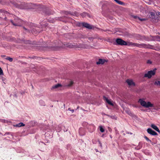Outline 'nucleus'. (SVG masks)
<instances>
[{
    "instance_id": "37",
    "label": "nucleus",
    "mask_w": 160,
    "mask_h": 160,
    "mask_svg": "<svg viewBox=\"0 0 160 160\" xmlns=\"http://www.w3.org/2000/svg\"><path fill=\"white\" fill-rule=\"evenodd\" d=\"M23 28L24 29H25L26 30H27V31H28L25 27H23Z\"/></svg>"
},
{
    "instance_id": "18",
    "label": "nucleus",
    "mask_w": 160,
    "mask_h": 160,
    "mask_svg": "<svg viewBox=\"0 0 160 160\" xmlns=\"http://www.w3.org/2000/svg\"><path fill=\"white\" fill-rule=\"evenodd\" d=\"M117 3L123 6H126L127 4L121 1H115Z\"/></svg>"
},
{
    "instance_id": "29",
    "label": "nucleus",
    "mask_w": 160,
    "mask_h": 160,
    "mask_svg": "<svg viewBox=\"0 0 160 160\" xmlns=\"http://www.w3.org/2000/svg\"><path fill=\"white\" fill-rule=\"evenodd\" d=\"M83 22H82V23H80V22H78V24H77V25L78 26H83Z\"/></svg>"
},
{
    "instance_id": "26",
    "label": "nucleus",
    "mask_w": 160,
    "mask_h": 160,
    "mask_svg": "<svg viewBox=\"0 0 160 160\" xmlns=\"http://www.w3.org/2000/svg\"><path fill=\"white\" fill-rule=\"evenodd\" d=\"M144 138H145V139H146V140L147 141L150 142H152L151 141L150 139H149V138H148L146 136H144Z\"/></svg>"
},
{
    "instance_id": "34",
    "label": "nucleus",
    "mask_w": 160,
    "mask_h": 160,
    "mask_svg": "<svg viewBox=\"0 0 160 160\" xmlns=\"http://www.w3.org/2000/svg\"><path fill=\"white\" fill-rule=\"evenodd\" d=\"M65 13L66 15H68V14H70L69 12H68L67 11H65Z\"/></svg>"
},
{
    "instance_id": "17",
    "label": "nucleus",
    "mask_w": 160,
    "mask_h": 160,
    "mask_svg": "<svg viewBox=\"0 0 160 160\" xmlns=\"http://www.w3.org/2000/svg\"><path fill=\"white\" fill-rule=\"evenodd\" d=\"M132 17L134 18L136 20H138L141 21H144L146 20L145 18H141L139 17L136 16H133Z\"/></svg>"
},
{
    "instance_id": "21",
    "label": "nucleus",
    "mask_w": 160,
    "mask_h": 160,
    "mask_svg": "<svg viewBox=\"0 0 160 160\" xmlns=\"http://www.w3.org/2000/svg\"><path fill=\"white\" fill-rule=\"evenodd\" d=\"M25 125L22 122H20L18 124H16L14 126L16 127H20L22 126H24Z\"/></svg>"
},
{
    "instance_id": "2",
    "label": "nucleus",
    "mask_w": 160,
    "mask_h": 160,
    "mask_svg": "<svg viewBox=\"0 0 160 160\" xmlns=\"http://www.w3.org/2000/svg\"><path fill=\"white\" fill-rule=\"evenodd\" d=\"M116 45H134L136 46L137 43H133L132 42H129L128 44L125 41L121 38H117L116 39Z\"/></svg>"
},
{
    "instance_id": "12",
    "label": "nucleus",
    "mask_w": 160,
    "mask_h": 160,
    "mask_svg": "<svg viewBox=\"0 0 160 160\" xmlns=\"http://www.w3.org/2000/svg\"><path fill=\"white\" fill-rule=\"evenodd\" d=\"M83 26L89 29H92V26L88 23L86 22H83Z\"/></svg>"
},
{
    "instance_id": "23",
    "label": "nucleus",
    "mask_w": 160,
    "mask_h": 160,
    "mask_svg": "<svg viewBox=\"0 0 160 160\" xmlns=\"http://www.w3.org/2000/svg\"><path fill=\"white\" fill-rule=\"evenodd\" d=\"M22 42L24 43L31 44V41H26L25 40H22Z\"/></svg>"
},
{
    "instance_id": "33",
    "label": "nucleus",
    "mask_w": 160,
    "mask_h": 160,
    "mask_svg": "<svg viewBox=\"0 0 160 160\" xmlns=\"http://www.w3.org/2000/svg\"><path fill=\"white\" fill-rule=\"evenodd\" d=\"M156 15L158 16H160V12H157L156 13Z\"/></svg>"
},
{
    "instance_id": "1",
    "label": "nucleus",
    "mask_w": 160,
    "mask_h": 160,
    "mask_svg": "<svg viewBox=\"0 0 160 160\" xmlns=\"http://www.w3.org/2000/svg\"><path fill=\"white\" fill-rule=\"evenodd\" d=\"M82 48L81 45H78L74 43H67L63 44L60 41H54L52 44L49 45L47 48L53 50H57L60 48Z\"/></svg>"
},
{
    "instance_id": "20",
    "label": "nucleus",
    "mask_w": 160,
    "mask_h": 160,
    "mask_svg": "<svg viewBox=\"0 0 160 160\" xmlns=\"http://www.w3.org/2000/svg\"><path fill=\"white\" fill-rule=\"evenodd\" d=\"M61 86V85L60 84H58L53 86H52L51 88L52 90L54 89L57 88L58 87Z\"/></svg>"
},
{
    "instance_id": "39",
    "label": "nucleus",
    "mask_w": 160,
    "mask_h": 160,
    "mask_svg": "<svg viewBox=\"0 0 160 160\" xmlns=\"http://www.w3.org/2000/svg\"><path fill=\"white\" fill-rule=\"evenodd\" d=\"M146 2L147 3H148V4H150V3L149 2Z\"/></svg>"
},
{
    "instance_id": "5",
    "label": "nucleus",
    "mask_w": 160,
    "mask_h": 160,
    "mask_svg": "<svg viewBox=\"0 0 160 160\" xmlns=\"http://www.w3.org/2000/svg\"><path fill=\"white\" fill-rule=\"evenodd\" d=\"M156 68H154L153 70L148 71V72L144 74V77L150 78L152 76L154 75L156 73Z\"/></svg>"
},
{
    "instance_id": "41",
    "label": "nucleus",
    "mask_w": 160,
    "mask_h": 160,
    "mask_svg": "<svg viewBox=\"0 0 160 160\" xmlns=\"http://www.w3.org/2000/svg\"><path fill=\"white\" fill-rule=\"evenodd\" d=\"M158 34H159V35H160V33H158Z\"/></svg>"
},
{
    "instance_id": "16",
    "label": "nucleus",
    "mask_w": 160,
    "mask_h": 160,
    "mask_svg": "<svg viewBox=\"0 0 160 160\" xmlns=\"http://www.w3.org/2000/svg\"><path fill=\"white\" fill-rule=\"evenodd\" d=\"M80 15L82 17H86V16H87L89 18H91V16H90L88 13H86V12H83L80 14Z\"/></svg>"
},
{
    "instance_id": "14",
    "label": "nucleus",
    "mask_w": 160,
    "mask_h": 160,
    "mask_svg": "<svg viewBox=\"0 0 160 160\" xmlns=\"http://www.w3.org/2000/svg\"><path fill=\"white\" fill-rule=\"evenodd\" d=\"M150 15H149V17L150 18H152L155 19V11H152L150 12H149Z\"/></svg>"
},
{
    "instance_id": "38",
    "label": "nucleus",
    "mask_w": 160,
    "mask_h": 160,
    "mask_svg": "<svg viewBox=\"0 0 160 160\" xmlns=\"http://www.w3.org/2000/svg\"><path fill=\"white\" fill-rule=\"evenodd\" d=\"M99 143L100 144V145L101 146H102L101 143L100 142V141H99Z\"/></svg>"
},
{
    "instance_id": "7",
    "label": "nucleus",
    "mask_w": 160,
    "mask_h": 160,
    "mask_svg": "<svg viewBox=\"0 0 160 160\" xmlns=\"http://www.w3.org/2000/svg\"><path fill=\"white\" fill-rule=\"evenodd\" d=\"M147 132L150 134L153 135V136H155V135H158L157 133L154 131L152 129L150 128H148L147 130Z\"/></svg>"
},
{
    "instance_id": "25",
    "label": "nucleus",
    "mask_w": 160,
    "mask_h": 160,
    "mask_svg": "<svg viewBox=\"0 0 160 160\" xmlns=\"http://www.w3.org/2000/svg\"><path fill=\"white\" fill-rule=\"evenodd\" d=\"M99 127L100 128V131L102 132H104V131H105L104 129L102 128V126H99Z\"/></svg>"
},
{
    "instance_id": "19",
    "label": "nucleus",
    "mask_w": 160,
    "mask_h": 160,
    "mask_svg": "<svg viewBox=\"0 0 160 160\" xmlns=\"http://www.w3.org/2000/svg\"><path fill=\"white\" fill-rule=\"evenodd\" d=\"M0 12H1L4 13L6 16H8L9 15H11V14L9 13L6 11H5L3 9H1L0 10Z\"/></svg>"
},
{
    "instance_id": "11",
    "label": "nucleus",
    "mask_w": 160,
    "mask_h": 160,
    "mask_svg": "<svg viewBox=\"0 0 160 160\" xmlns=\"http://www.w3.org/2000/svg\"><path fill=\"white\" fill-rule=\"evenodd\" d=\"M45 21H47V20H45ZM45 22L46 21H42L40 23V24L42 26V30H46L45 28L47 26V25L46 23H45Z\"/></svg>"
},
{
    "instance_id": "36",
    "label": "nucleus",
    "mask_w": 160,
    "mask_h": 160,
    "mask_svg": "<svg viewBox=\"0 0 160 160\" xmlns=\"http://www.w3.org/2000/svg\"><path fill=\"white\" fill-rule=\"evenodd\" d=\"M1 56L2 58H4L6 57V56L5 55H2Z\"/></svg>"
},
{
    "instance_id": "9",
    "label": "nucleus",
    "mask_w": 160,
    "mask_h": 160,
    "mask_svg": "<svg viewBox=\"0 0 160 160\" xmlns=\"http://www.w3.org/2000/svg\"><path fill=\"white\" fill-rule=\"evenodd\" d=\"M103 99L107 102L108 104L111 106H113V104L105 96H103Z\"/></svg>"
},
{
    "instance_id": "6",
    "label": "nucleus",
    "mask_w": 160,
    "mask_h": 160,
    "mask_svg": "<svg viewBox=\"0 0 160 160\" xmlns=\"http://www.w3.org/2000/svg\"><path fill=\"white\" fill-rule=\"evenodd\" d=\"M17 7L18 8H19L21 9H27L30 8L28 7V4L27 3H22L20 5H18Z\"/></svg>"
},
{
    "instance_id": "28",
    "label": "nucleus",
    "mask_w": 160,
    "mask_h": 160,
    "mask_svg": "<svg viewBox=\"0 0 160 160\" xmlns=\"http://www.w3.org/2000/svg\"><path fill=\"white\" fill-rule=\"evenodd\" d=\"M3 71L1 68L0 67V75H3Z\"/></svg>"
},
{
    "instance_id": "15",
    "label": "nucleus",
    "mask_w": 160,
    "mask_h": 160,
    "mask_svg": "<svg viewBox=\"0 0 160 160\" xmlns=\"http://www.w3.org/2000/svg\"><path fill=\"white\" fill-rule=\"evenodd\" d=\"M151 126L153 129L156 131L160 133V130L154 124H152L151 125Z\"/></svg>"
},
{
    "instance_id": "32",
    "label": "nucleus",
    "mask_w": 160,
    "mask_h": 160,
    "mask_svg": "<svg viewBox=\"0 0 160 160\" xmlns=\"http://www.w3.org/2000/svg\"><path fill=\"white\" fill-rule=\"evenodd\" d=\"M68 110L69 111H70L72 112V113H73L74 112V110L73 109H71L70 108H69L68 109Z\"/></svg>"
},
{
    "instance_id": "10",
    "label": "nucleus",
    "mask_w": 160,
    "mask_h": 160,
    "mask_svg": "<svg viewBox=\"0 0 160 160\" xmlns=\"http://www.w3.org/2000/svg\"><path fill=\"white\" fill-rule=\"evenodd\" d=\"M107 62V61L106 60H103L102 59L100 58L98 59V61L96 63L97 64H102Z\"/></svg>"
},
{
    "instance_id": "40",
    "label": "nucleus",
    "mask_w": 160,
    "mask_h": 160,
    "mask_svg": "<svg viewBox=\"0 0 160 160\" xmlns=\"http://www.w3.org/2000/svg\"><path fill=\"white\" fill-rule=\"evenodd\" d=\"M6 18H6V17H5L4 18V19H5V20H6Z\"/></svg>"
},
{
    "instance_id": "4",
    "label": "nucleus",
    "mask_w": 160,
    "mask_h": 160,
    "mask_svg": "<svg viewBox=\"0 0 160 160\" xmlns=\"http://www.w3.org/2000/svg\"><path fill=\"white\" fill-rule=\"evenodd\" d=\"M14 20H10V21L12 24L14 26H20L21 24H22L23 21L19 18L18 17L14 16Z\"/></svg>"
},
{
    "instance_id": "3",
    "label": "nucleus",
    "mask_w": 160,
    "mask_h": 160,
    "mask_svg": "<svg viewBox=\"0 0 160 160\" xmlns=\"http://www.w3.org/2000/svg\"><path fill=\"white\" fill-rule=\"evenodd\" d=\"M138 102L140 103L141 105L145 108L154 107V106L150 102H146L142 99H139Z\"/></svg>"
},
{
    "instance_id": "35",
    "label": "nucleus",
    "mask_w": 160,
    "mask_h": 160,
    "mask_svg": "<svg viewBox=\"0 0 160 160\" xmlns=\"http://www.w3.org/2000/svg\"><path fill=\"white\" fill-rule=\"evenodd\" d=\"M155 38L156 39H160V37L158 36H156Z\"/></svg>"
},
{
    "instance_id": "30",
    "label": "nucleus",
    "mask_w": 160,
    "mask_h": 160,
    "mask_svg": "<svg viewBox=\"0 0 160 160\" xmlns=\"http://www.w3.org/2000/svg\"><path fill=\"white\" fill-rule=\"evenodd\" d=\"M147 63L148 64H151L152 63V62L150 60H147Z\"/></svg>"
},
{
    "instance_id": "22",
    "label": "nucleus",
    "mask_w": 160,
    "mask_h": 160,
    "mask_svg": "<svg viewBox=\"0 0 160 160\" xmlns=\"http://www.w3.org/2000/svg\"><path fill=\"white\" fill-rule=\"evenodd\" d=\"M73 82L72 81H70L69 82V83L68 84L65 85V86L66 87H71L72 85L73 84Z\"/></svg>"
},
{
    "instance_id": "31",
    "label": "nucleus",
    "mask_w": 160,
    "mask_h": 160,
    "mask_svg": "<svg viewBox=\"0 0 160 160\" xmlns=\"http://www.w3.org/2000/svg\"><path fill=\"white\" fill-rule=\"evenodd\" d=\"M92 142L93 144H96L97 142V141L93 139L92 141Z\"/></svg>"
},
{
    "instance_id": "27",
    "label": "nucleus",
    "mask_w": 160,
    "mask_h": 160,
    "mask_svg": "<svg viewBox=\"0 0 160 160\" xmlns=\"http://www.w3.org/2000/svg\"><path fill=\"white\" fill-rule=\"evenodd\" d=\"M6 59L8 60H9L10 62H12V61L13 59L12 58L9 57H7L6 58Z\"/></svg>"
},
{
    "instance_id": "8",
    "label": "nucleus",
    "mask_w": 160,
    "mask_h": 160,
    "mask_svg": "<svg viewBox=\"0 0 160 160\" xmlns=\"http://www.w3.org/2000/svg\"><path fill=\"white\" fill-rule=\"evenodd\" d=\"M126 82L130 86H135V83L132 80L128 79L126 80Z\"/></svg>"
},
{
    "instance_id": "42",
    "label": "nucleus",
    "mask_w": 160,
    "mask_h": 160,
    "mask_svg": "<svg viewBox=\"0 0 160 160\" xmlns=\"http://www.w3.org/2000/svg\"><path fill=\"white\" fill-rule=\"evenodd\" d=\"M102 6L103 7H104V6L103 5Z\"/></svg>"
},
{
    "instance_id": "24",
    "label": "nucleus",
    "mask_w": 160,
    "mask_h": 160,
    "mask_svg": "<svg viewBox=\"0 0 160 160\" xmlns=\"http://www.w3.org/2000/svg\"><path fill=\"white\" fill-rule=\"evenodd\" d=\"M154 84L156 85L159 86H160V81H156L154 82Z\"/></svg>"
},
{
    "instance_id": "13",
    "label": "nucleus",
    "mask_w": 160,
    "mask_h": 160,
    "mask_svg": "<svg viewBox=\"0 0 160 160\" xmlns=\"http://www.w3.org/2000/svg\"><path fill=\"white\" fill-rule=\"evenodd\" d=\"M32 32L33 34L35 35L39 33L40 31L39 30L38 28H33Z\"/></svg>"
}]
</instances>
